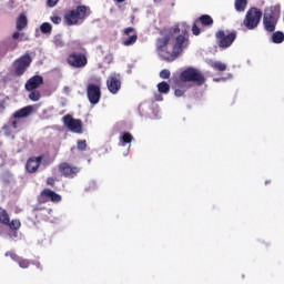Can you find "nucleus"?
<instances>
[{
	"mask_svg": "<svg viewBox=\"0 0 284 284\" xmlns=\"http://www.w3.org/2000/svg\"><path fill=\"white\" fill-rule=\"evenodd\" d=\"M131 141H134V136L130 132H123L120 135V143L123 145H128Z\"/></svg>",
	"mask_w": 284,
	"mask_h": 284,
	"instance_id": "5701e85b",
	"label": "nucleus"
},
{
	"mask_svg": "<svg viewBox=\"0 0 284 284\" xmlns=\"http://www.w3.org/2000/svg\"><path fill=\"white\" fill-rule=\"evenodd\" d=\"M195 23H201L204 27H210V26H214V19H212L211 16L209 14H202L196 21Z\"/></svg>",
	"mask_w": 284,
	"mask_h": 284,
	"instance_id": "412c9836",
	"label": "nucleus"
},
{
	"mask_svg": "<svg viewBox=\"0 0 284 284\" xmlns=\"http://www.w3.org/2000/svg\"><path fill=\"white\" fill-rule=\"evenodd\" d=\"M272 41L273 43H283L284 41V33L283 31H276L272 34Z\"/></svg>",
	"mask_w": 284,
	"mask_h": 284,
	"instance_id": "bb28decb",
	"label": "nucleus"
},
{
	"mask_svg": "<svg viewBox=\"0 0 284 284\" xmlns=\"http://www.w3.org/2000/svg\"><path fill=\"white\" fill-rule=\"evenodd\" d=\"M175 83V90H174V95L178 98L183 97V94H185V92H187V90H190V87L186 83H182L179 80H174Z\"/></svg>",
	"mask_w": 284,
	"mask_h": 284,
	"instance_id": "6ab92c4d",
	"label": "nucleus"
},
{
	"mask_svg": "<svg viewBox=\"0 0 284 284\" xmlns=\"http://www.w3.org/2000/svg\"><path fill=\"white\" fill-rule=\"evenodd\" d=\"M58 170L61 176H64V179H74V176H77V174L81 172V169H79V166H72L68 162L60 163Z\"/></svg>",
	"mask_w": 284,
	"mask_h": 284,
	"instance_id": "f8f14e48",
	"label": "nucleus"
},
{
	"mask_svg": "<svg viewBox=\"0 0 284 284\" xmlns=\"http://www.w3.org/2000/svg\"><path fill=\"white\" fill-rule=\"evenodd\" d=\"M63 123L70 132L74 134H83V122L79 119L72 118V115L67 114L63 116Z\"/></svg>",
	"mask_w": 284,
	"mask_h": 284,
	"instance_id": "9d476101",
	"label": "nucleus"
},
{
	"mask_svg": "<svg viewBox=\"0 0 284 284\" xmlns=\"http://www.w3.org/2000/svg\"><path fill=\"white\" fill-rule=\"evenodd\" d=\"M6 256H10V258L13 260L14 263H18L21 270H28V267H30V260L21 257L14 252L9 251L6 253Z\"/></svg>",
	"mask_w": 284,
	"mask_h": 284,
	"instance_id": "a211bd4d",
	"label": "nucleus"
},
{
	"mask_svg": "<svg viewBox=\"0 0 284 284\" xmlns=\"http://www.w3.org/2000/svg\"><path fill=\"white\" fill-rule=\"evenodd\" d=\"M55 183H57V178H48L47 179V185L54 187Z\"/></svg>",
	"mask_w": 284,
	"mask_h": 284,
	"instance_id": "f704fd0d",
	"label": "nucleus"
},
{
	"mask_svg": "<svg viewBox=\"0 0 284 284\" xmlns=\"http://www.w3.org/2000/svg\"><path fill=\"white\" fill-rule=\"evenodd\" d=\"M124 36L128 37L123 39V45L126 47L134 45L139 39L136 30L133 27H128L124 29Z\"/></svg>",
	"mask_w": 284,
	"mask_h": 284,
	"instance_id": "dca6fc26",
	"label": "nucleus"
},
{
	"mask_svg": "<svg viewBox=\"0 0 284 284\" xmlns=\"http://www.w3.org/2000/svg\"><path fill=\"white\" fill-rule=\"evenodd\" d=\"M0 223L2 225H7L8 223H10V215L8 214V211L1 207H0Z\"/></svg>",
	"mask_w": 284,
	"mask_h": 284,
	"instance_id": "393cba45",
	"label": "nucleus"
},
{
	"mask_svg": "<svg viewBox=\"0 0 284 284\" xmlns=\"http://www.w3.org/2000/svg\"><path fill=\"white\" fill-rule=\"evenodd\" d=\"M16 28L18 32H21V30H26L28 28V17L26 13H20L16 21Z\"/></svg>",
	"mask_w": 284,
	"mask_h": 284,
	"instance_id": "aec40b11",
	"label": "nucleus"
},
{
	"mask_svg": "<svg viewBox=\"0 0 284 284\" xmlns=\"http://www.w3.org/2000/svg\"><path fill=\"white\" fill-rule=\"evenodd\" d=\"M6 105H8L7 101L6 100H1L0 101V110H1V112H3V110H6Z\"/></svg>",
	"mask_w": 284,
	"mask_h": 284,
	"instance_id": "58836bf2",
	"label": "nucleus"
},
{
	"mask_svg": "<svg viewBox=\"0 0 284 284\" xmlns=\"http://www.w3.org/2000/svg\"><path fill=\"white\" fill-rule=\"evenodd\" d=\"M7 135H10V132H9V133H7Z\"/></svg>",
	"mask_w": 284,
	"mask_h": 284,
	"instance_id": "c03bdc74",
	"label": "nucleus"
},
{
	"mask_svg": "<svg viewBox=\"0 0 284 284\" xmlns=\"http://www.w3.org/2000/svg\"><path fill=\"white\" fill-rule=\"evenodd\" d=\"M158 91L160 94H169L170 93V84L165 81H162L158 84Z\"/></svg>",
	"mask_w": 284,
	"mask_h": 284,
	"instance_id": "a878e982",
	"label": "nucleus"
},
{
	"mask_svg": "<svg viewBox=\"0 0 284 284\" xmlns=\"http://www.w3.org/2000/svg\"><path fill=\"white\" fill-rule=\"evenodd\" d=\"M55 44L58 45V48H63L65 45V42H63L61 38H58L55 40Z\"/></svg>",
	"mask_w": 284,
	"mask_h": 284,
	"instance_id": "4c0bfd02",
	"label": "nucleus"
},
{
	"mask_svg": "<svg viewBox=\"0 0 284 284\" xmlns=\"http://www.w3.org/2000/svg\"><path fill=\"white\" fill-rule=\"evenodd\" d=\"M6 225L10 230H12V232H14L13 236H17L18 230H21V221L20 220H12V221L9 220V223Z\"/></svg>",
	"mask_w": 284,
	"mask_h": 284,
	"instance_id": "4be33fe9",
	"label": "nucleus"
},
{
	"mask_svg": "<svg viewBox=\"0 0 284 284\" xmlns=\"http://www.w3.org/2000/svg\"><path fill=\"white\" fill-rule=\"evenodd\" d=\"M19 37H21V33H19V31L13 32L12 39L17 40L19 39Z\"/></svg>",
	"mask_w": 284,
	"mask_h": 284,
	"instance_id": "ea45409f",
	"label": "nucleus"
},
{
	"mask_svg": "<svg viewBox=\"0 0 284 284\" xmlns=\"http://www.w3.org/2000/svg\"><path fill=\"white\" fill-rule=\"evenodd\" d=\"M41 85H43V77L33 75L26 82L24 90L27 91L39 90Z\"/></svg>",
	"mask_w": 284,
	"mask_h": 284,
	"instance_id": "f3484780",
	"label": "nucleus"
},
{
	"mask_svg": "<svg viewBox=\"0 0 284 284\" xmlns=\"http://www.w3.org/2000/svg\"><path fill=\"white\" fill-rule=\"evenodd\" d=\"M219 48L223 50L230 48L234 41H236V31L225 32V30H219L215 33Z\"/></svg>",
	"mask_w": 284,
	"mask_h": 284,
	"instance_id": "6e6552de",
	"label": "nucleus"
},
{
	"mask_svg": "<svg viewBox=\"0 0 284 284\" xmlns=\"http://www.w3.org/2000/svg\"><path fill=\"white\" fill-rule=\"evenodd\" d=\"M77 149L80 151V152H85V150H88V142L85 140H79L77 142Z\"/></svg>",
	"mask_w": 284,
	"mask_h": 284,
	"instance_id": "2f4dec72",
	"label": "nucleus"
},
{
	"mask_svg": "<svg viewBox=\"0 0 284 284\" xmlns=\"http://www.w3.org/2000/svg\"><path fill=\"white\" fill-rule=\"evenodd\" d=\"M8 50H10V45L8 42H1L0 43V57H6L8 54Z\"/></svg>",
	"mask_w": 284,
	"mask_h": 284,
	"instance_id": "7c9ffc66",
	"label": "nucleus"
},
{
	"mask_svg": "<svg viewBox=\"0 0 284 284\" xmlns=\"http://www.w3.org/2000/svg\"><path fill=\"white\" fill-rule=\"evenodd\" d=\"M106 88L111 94H119L121 90V74L111 73L106 79Z\"/></svg>",
	"mask_w": 284,
	"mask_h": 284,
	"instance_id": "ddd939ff",
	"label": "nucleus"
},
{
	"mask_svg": "<svg viewBox=\"0 0 284 284\" xmlns=\"http://www.w3.org/2000/svg\"><path fill=\"white\" fill-rule=\"evenodd\" d=\"M281 19V7H268L263 13V26L266 32H275Z\"/></svg>",
	"mask_w": 284,
	"mask_h": 284,
	"instance_id": "7ed1b4c3",
	"label": "nucleus"
},
{
	"mask_svg": "<svg viewBox=\"0 0 284 284\" xmlns=\"http://www.w3.org/2000/svg\"><path fill=\"white\" fill-rule=\"evenodd\" d=\"M57 3H59V0H48L47 1V6L49 8H54V6H57Z\"/></svg>",
	"mask_w": 284,
	"mask_h": 284,
	"instance_id": "e433bc0d",
	"label": "nucleus"
},
{
	"mask_svg": "<svg viewBox=\"0 0 284 284\" xmlns=\"http://www.w3.org/2000/svg\"><path fill=\"white\" fill-rule=\"evenodd\" d=\"M67 63L75 70H83L88 65V53L72 51L67 58Z\"/></svg>",
	"mask_w": 284,
	"mask_h": 284,
	"instance_id": "423d86ee",
	"label": "nucleus"
},
{
	"mask_svg": "<svg viewBox=\"0 0 284 284\" xmlns=\"http://www.w3.org/2000/svg\"><path fill=\"white\" fill-rule=\"evenodd\" d=\"M32 112H34V108L32 105H28L16 111L12 115L14 120H11V126L13 130L19 128V121H17V119H28Z\"/></svg>",
	"mask_w": 284,
	"mask_h": 284,
	"instance_id": "4468645a",
	"label": "nucleus"
},
{
	"mask_svg": "<svg viewBox=\"0 0 284 284\" xmlns=\"http://www.w3.org/2000/svg\"><path fill=\"white\" fill-rule=\"evenodd\" d=\"M261 19H263V11L256 7H252L245 14L243 26L246 30H256L261 23Z\"/></svg>",
	"mask_w": 284,
	"mask_h": 284,
	"instance_id": "39448f33",
	"label": "nucleus"
},
{
	"mask_svg": "<svg viewBox=\"0 0 284 284\" xmlns=\"http://www.w3.org/2000/svg\"><path fill=\"white\" fill-rule=\"evenodd\" d=\"M41 161H43V155L29 158L26 164L27 172H29V174H34L41 166Z\"/></svg>",
	"mask_w": 284,
	"mask_h": 284,
	"instance_id": "2eb2a0df",
	"label": "nucleus"
},
{
	"mask_svg": "<svg viewBox=\"0 0 284 284\" xmlns=\"http://www.w3.org/2000/svg\"><path fill=\"white\" fill-rule=\"evenodd\" d=\"M234 8L236 12H245V8H247V0H235Z\"/></svg>",
	"mask_w": 284,
	"mask_h": 284,
	"instance_id": "b1692460",
	"label": "nucleus"
},
{
	"mask_svg": "<svg viewBox=\"0 0 284 284\" xmlns=\"http://www.w3.org/2000/svg\"><path fill=\"white\" fill-rule=\"evenodd\" d=\"M180 32L179 26L160 31L161 37L156 39L155 45L156 52L164 61H174L183 52V48H187L189 40L186 36H178L174 43V34Z\"/></svg>",
	"mask_w": 284,
	"mask_h": 284,
	"instance_id": "f257e3e1",
	"label": "nucleus"
},
{
	"mask_svg": "<svg viewBox=\"0 0 284 284\" xmlns=\"http://www.w3.org/2000/svg\"><path fill=\"white\" fill-rule=\"evenodd\" d=\"M32 64V55L30 53H24L13 62V70L16 77H23L28 68Z\"/></svg>",
	"mask_w": 284,
	"mask_h": 284,
	"instance_id": "0eeeda50",
	"label": "nucleus"
},
{
	"mask_svg": "<svg viewBox=\"0 0 284 284\" xmlns=\"http://www.w3.org/2000/svg\"><path fill=\"white\" fill-rule=\"evenodd\" d=\"M50 19L55 26H59V23H61V17L59 16H52Z\"/></svg>",
	"mask_w": 284,
	"mask_h": 284,
	"instance_id": "c9c22d12",
	"label": "nucleus"
},
{
	"mask_svg": "<svg viewBox=\"0 0 284 284\" xmlns=\"http://www.w3.org/2000/svg\"><path fill=\"white\" fill-rule=\"evenodd\" d=\"M116 1V3H123V1H125V0H115Z\"/></svg>",
	"mask_w": 284,
	"mask_h": 284,
	"instance_id": "79ce46f5",
	"label": "nucleus"
},
{
	"mask_svg": "<svg viewBox=\"0 0 284 284\" xmlns=\"http://www.w3.org/2000/svg\"><path fill=\"white\" fill-rule=\"evenodd\" d=\"M2 130H3L4 132H8V131L10 130V126H8V124H4V125L2 126Z\"/></svg>",
	"mask_w": 284,
	"mask_h": 284,
	"instance_id": "a19ab883",
	"label": "nucleus"
},
{
	"mask_svg": "<svg viewBox=\"0 0 284 284\" xmlns=\"http://www.w3.org/2000/svg\"><path fill=\"white\" fill-rule=\"evenodd\" d=\"M192 32L195 37H199V34H201V29L199 28V26H196V22L192 26Z\"/></svg>",
	"mask_w": 284,
	"mask_h": 284,
	"instance_id": "72a5a7b5",
	"label": "nucleus"
},
{
	"mask_svg": "<svg viewBox=\"0 0 284 284\" xmlns=\"http://www.w3.org/2000/svg\"><path fill=\"white\" fill-rule=\"evenodd\" d=\"M27 92H30V93H29V99H30V101L37 102V101H40V100H41V91L34 89V90H32V91H27Z\"/></svg>",
	"mask_w": 284,
	"mask_h": 284,
	"instance_id": "c85d7f7f",
	"label": "nucleus"
},
{
	"mask_svg": "<svg viewBox=\"0 0 284 284\" xmlns=\"http://www.w3.org/2000/svg\"><path fill=\"white\" fill-rule=\"evenodd\" d=\"M87 97L89 103L92 105H97V103L101 101V80H99L97 83H89L87 85Z\"/></svg>",
	"mask_w": 284,
	"mask_h": 284,
	"instance_id": "1a4fd4ad",
	"label": "nucleus"
},
{
	"mask_svg": "<svg viewBox=\"0 0 284 284\" xmlns=\"http://www.w3.org/2000/svg\"><path fill=\"white\" fill-rule=\"evenodd\" d=\"M37 267H41V263L38 262V263H37Z\"/></svg>",
	"mask_w": 284,
	"mask_h": 284,
	"instance_id": "37998d69",
	"label": "nucleus"
},
{
	"mask_svg": "<svg viewBox=\"0 0 284 284\" xmlns=\"http://www.w3.org/2000/svg\"><path fill=\"white\" fill-rule=\"evenodd\" d=\"M170 77H172V73H171L170 70H168V69H163V70L160 72V78H161V79H170Z\"/></svg>",
	"mask_w": 284,
	"mask_h": 284,
	"instance_id": "473e14b6",
	"label": "nucleus"
},
{
	"mask_svg": "<svg viewBox=\"0 0 284 284\" xmlns=\"http://www.w3.org/2000/svg\"><path fill=\"white\" fill-rule=\"evenodd\" d=\"M178 80L180 83L186 85L187 83H196V85L205 84V75L194 68H187L186 70L182 71Z\"/></svg>",
	"mask_w": 284,
	"mask_h": 284,
	"instance_id": "20e7f679",
	"label": "nucleus"
},
{
	"mask_svg": "<svg viewBox=\"0 0 284 284\" xmlns=\"http://www.w3.org/2000/svg\"><path fill=\"white\" fill-rule=\"evenodd\" d=\"M40 31L42 34H50L52 32V24L50 22H44L40 26Z\"/></svg>",
	"mask_w": 284,
	"mask_h": 284,
	"instance_id": "c756f323",
	"label": "nucleus"
},
{
	"mask_svg": "<svg viewBox=\"0 0 284 284\" xmlns=\"http://www.w3.org/2000/svg\"><path fill=\"white\" fill-rule=\"evenodd\" d=\"M39 203H61V195L50 189H43L39 196Z\"/></svg>",
	"mask_w": 284,
	"mask_h": 284,
	"instance_id": "9b49d317",
	"label": "nucleus"
},
{
	"mask_svg": "<svg viewBox=\"0 0 284 284\" xmlns=\"http://www.w3.org/2000/svg\"><path fill=\"white\" fill-rule=\"evenodd\" d=\"M211 68H213V70H216L217 72H225V70H227V65L223 62H213L211 64Z\"/></svg>",
	"mask_w": 284,
	"mask_h": 284,
	"instance_id": "cd10ccee",
	"label": "nucleus"
},
{
	"mask_svg": "<svg viewBox=\"0 0 284 284\" xmlns=\"http://www.w3.org/2000/svg\"><path fill=\"white\" fill-rule=\"evenodd\" d=\"M88 8L85 4L78 6L75 9H69L64 12L63 22L65 26H81L88 19Z\"/></svg>",
	"mask_w": 284,
	"mask_h": 284,
	"instance_id": "f03ea898",
	"label": "nucleus"
}]
</instances>
